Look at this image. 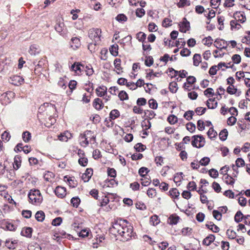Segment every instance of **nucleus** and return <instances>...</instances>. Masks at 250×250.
<instances>
[{"instance_id": "13d9d810", "label": "nucleus", "mask_w": 250, "mask_h": 250, "mask_svg": "<svg viewBox=\"0 0 250 250\" xmlns=\"http://www.w3.org/2000/svg\"><path fill=\"white\" fill-rule=\"evenodd\" d=\"M146 59L145 60V63L146 66L150 67L151 66L154 62L152 56H149L146 57Z\"/></svg>"}, {"instance_id": "6e6d98bb", "label": "nucleus", "mask_w": 250, "mask_h": 250, "mask_svg": "<svg viewBox=\"0 0 250 250\" xmlns=\"http://www.w3.org/2000/svg\"><path fill=\"white\" fill-rule=\"evenodd\" d=\"M122 232L123 233L121 235V236L124 238V240L125 241L129 240L130 238L133 236V233H131L130 232H125V231Z\"/></svg>"}, {"instance_id": "2eb2a0df", "label": "nucleus", "mask_w": 250, "mask_h": 250, "mask_svg": "<svg viewBox=\"0 0 250 250\" xmlns=\"http://www.w3.org/2000/svg\"><path fill=\"white\" fill-rule=\"evenodd\" d=\"M12 83L15 85H21L24 82V79L20 76L15 75L11 77Z\"/></svg>"}, {"instance_id": "7ed1b4c3", "label": "nucleus", "mask_w": 250, "mask_h": 250, "mask_svg": "<svg viewBox=\"0 0 250 250\" xmlns=\"http://www.w3.org/2000/svg\"><path fill=\"white\" fill-rule=\"evenodd\" d=\"M102 31L100 29L97 28H93L90 29L88 31V37L92 40L94 41L96 43H98L100 41Z\"/></svg>"}, {"instance_id": "f8f14e48", "label": "nucleus", "mask_w": 250, "mask_h": 250, "mask_svg": "<svg viewBox=\"0 0 250 250\" xmlns=\"http://www.w3.org/2000/svg\"><path fill=\"white\" fill-rule=\"evenodd\" d=\"M93 175V169L88 168L86 169L85 172L82 174V179L84 182L89 181Z\"/></svg>"}, {"instance_id": "09e8293b", "label": "nucleus", "mask_w": 250, "mask_h": 250, "mask_svg": "<svg viewBox=\"0 0 250 250\" xmlns=\"http://www.w3.org/2000/svg\"><path fill=\"white\" fill-rule=\"evenodd\" d=\"M194 114L193 111L189 110L184 113V117L187 120L190 121L192 119Z\"/></svg>"}, {"instance_id": "3c124183", "label": "nucleus", "mask_w": 250, "mask_h": 250, "mask_svg": "<svg viewBox=\"0 0 250 250\" xmlns=\"http://www.w3.org/2000/svg\"><path fill=\"white\" fill-rule=\"evenodd\" d=\"M186 128L189 132L193 133L195 130L196 126L194 124L189 122L187 124Z\"/></svg>"}, {"instance_id": "6e6552de", "label": "nucleus", "mask_w": 250, "mask_h": 250, "mask_svg": "<svg viewBox=\"0 0 250 250\" xmlns=\"http://www.w3.org/2000/svg\"><path fill=\"white\" fill-rule=\"evenodd\" d=\"M229 43L223 39H216L214 42V45L217 48L222 50L223 49H226Z\"/></svg>"}, {"instance_id": "423d86ee", "label": "nucleus", "mask_w": 250, "mask_h": 250, "mask_svg": "<svg viewBox=\"0 0 250 250\" xmlns=\"http://www.w3.org/2000/svg\"><path fill=\"white\" fill-rule=\"evenodd\" d=\"M227 82L228 84H229L227 88V92L230 94L233 95L236 93L237 91V89L234 87L233 85L235 83V80L232 77H229L227 80Z\"/></svg>"}, {"instance_id": "4468645a", "label": "nucleus", "mask_w": 250, "mask_h": 250, "mask_svg": "<svg viewBox=\"0 0 250 250\" xmlns=\"http://www.w3.org/2000/svg\"><path fill=\"white\" fill-rule=\"evenodd\" d=\"M84 68V66L80 62H75L71 65V70L75 71L76 72L79 71L81 73Z\"/></svg>"}, {"instance_id": "bb28decb", "label": "nucleus", "mask_w": 250, "mask_h": 250, "mask_svg": "<svg viewBox=\"0 0 250 250\" xmlns=\"http://www.w3.org/2000/svg\"><path fill=\"white\" fill-rule=\"evenodd\" d=\"M45 214L42 210L38 211L35 214V218L39 222H42L44 220Z\"/></svg>"}, {"instance_id": "bf43d9fd", "label": "nucleus", "mask_w": 250, "mask_h": 250, "mask_svg": "<svg viewBox=\"0 0 250 250\" xmlns=\"http://www.w3.org/2000/svg\"><path fill=\"white\" fill-rule=\"evenodd\" d=\"M62 218L60 217H56L52 221V225L54 226H58L61 225L62 222Z\"/></svg>"}, {"instance_id": "37998d69", "label": "nucleus", "mask_w": 250, "mask_h": 250, "mask_svg": "<svg viewBox=\"0 0 250 250\" xmlns=\"http://www.w3.org/2000/svg\"><path fill=\"white\" fill-rule=\"evenodd\" d=\"M148 103L150 108L153 109H156L157 108L158 104L155 100L151 99L148 101Z\"/></svg>"}, {"instance_id": "e433bc0d", "label": "nucleus", "mask_w": 250, "mask_h": 250, "mask_svg": "<svg viewBox=\"0 0 250 250\" xmlns=\"http://www.w3.org/2000/svg\"><path fill=\"white\" fill-rule=\"evenodd\" d=\"M177 86V83L176 82L170 83L168 87L170 91L172 93H176L178 89Z\"/></svg>"}, {"instance_id": "b1692460", "label": "nucleus", "mask_w": 250, "mask_h": 250, "mask_svg": "<svg viewBox=\"0 0 250 250\" xmlns=\"http://www.w3.org/2000/svg\"><path fill=\"white\" fill-rule=\"evenodd\" d=\"M118 45L117 44H114L110 46L109 51L112 56L116 57L118 55Z\"/></svg>"}, {"instance_id": "338daca9", "label": "nucleus", "mask_w": 250, "mask_h": 250, "mask_svg": "<svg viewBox=\"0 0 250 250\" xmlns=\"http://www.w3.org/2000/svg\"><path fill=\"white\" fill-rule=\"evenodd\" d=\"M79 164L82 167H85L88 163V159L85 157H81L78 160Z\"/></svg>"}, {"instance_id": "dca6fc26", "label": "nucleus", "mask_w": 250, "mask_h": 250, "mask_svg": "<svg viewBox=\"0 0 250 250\" xmlns=\"http://www.w3.org/2000/svg\"><path fill=\"white\" fill-rule=\"evenodd\" d=\"M93 106L96 109L100 110L103 108L104 104L101 99L97 98L94 99L93 102Z\"/></svg>"}, {"instance_id": "9d476101", "label": "nucleus", "mask_w": 250, "mask_h": 250, "mask_svg": "<svg viewBox=\"0 0 250 250\" xmlns=\"http://www.w3.org/2000/svg\"><path fill=\"white\" fill-rule=\"evenodd\" d=\"M66 191V188L61 186L57 187L54 190L56 195L60 198H63L65 196Z\"/></svg>"}, {"instance_id": "864d4df0", "label": "nucleus", "mask_w": 250, "mask_h": 250, "mask_svg": "<svg viewBox=\"0 0 250 250\" xmlns=\"http://www.w3.org/2000/svg\"><path fill=\"white\" fill-rule=\"evenodd\" d=\"M212 214L213 216V217L218 220L220 221L221 220L222 218V213L220 211L217 210H213L212 211Z\"/></svg>"}, {"instance_id": "ddd939ff", "label": "nucleus", "mask_w": 250, "mask_h": 250, "mask_svg": "<svg viewBox=\"0 0 250 250\" xmlns=\"http://www.w3.org/2000/svg\"><path fill=\"white\" fill-rule=\"evenodd\" d=\"M233 17L236 21H238L241 23H244L246 21V18L244 12L236 11L233 14Z\"/></svg>"}, {"instance_id": "7c9ffc66", "label": "nucleus", "mask_w": 250, "mask_h": 250, "mask_svg": "<svg viewBox=\"0 0 250 250\" xmlns=\"http://www.w3.org/2000/svg\"><path fill=\"white\" fill-rule=\"evenodd\" d=\"M244 215L242 214L241 211H238L234 216V221L236 223L241 222L244 219Z\"/></svg>"}, {"instance_id": "f03ea898", "label": "nucleus", "mask_w": 250, "mask_h": 250, "mask_svg": "<svg viewBox=\"0 0 250 250\" xmlns=\"http://www.w3.org/2000/svg\"><path fill=\"white\" fill-rule=\"evenodd\" d=\"M205 139L202 135H196L192 137L191 145L194 147H202L205 146Z\"/></svg>"}, {"instance_id": "79ce46f5", "label": "nucleus", "mask_w": 250, "mask_h": 250, "mask_svg": "<svg viewBox=\"0 0 250 250\" xmlns=\"http://www.w3.org/2000/svg\"><path fill=\"white\" fill-rule=\"evenodd\" d=\"M136 38L139 42H142L143 43L146 38V34L143 32H140L136 34Z\"/></svg>"}, {"instance_id": "58836bf2", "label": "nucleus", "mask_w": 250, "mask_h": 250, "mask_svg": "<svg viewBox=\"0 0 250 250\" xmlns=\"http://www.w3.org/2000/svg\"><path fill=\"white\" fill-rule=\"evenodd\" d=\"M81 202L80 199L78 197H74L71 199V203L73 207L77 208Z\"/></svg>"}, {"instance_id": "6ab92c4d", "label": "nucleus", "mask_w": 250, "mask_h": 250, "mask_svg": "<svg viewBox=\"0 0 250 250\" xmlns=\"http://www.w3.org/2000/svg\"><path fill=\"white\" fill-rule=\"evenodd\" d=\"M29 53L31 55H36L39 54L40 52V49L39 45L37 44H32L30 46Z\"/></svg>"}, {"instance_id": "a878e982", "label": "nucleus", "mask_w": 250, "mask_h": 250, "mask_svg": "<svg viewBox=\"0 0 250 250\" xmlns=\"http://www.w3.org/2000/svg\"><path fill=\"white\" fill-rule=\"evenodd\" d=\"M142 177V178L141 179V181L142 186L146 187L150 184L151 181L149 175L145 176L144 177Z\"/></svg>"}, {"instance_id": "20e7f679", "label": "nucleus", "mask_w": 250, "mask_h": 250, "mask_svg": "<svg viewBox=\"0 0 250 250\" xmlns=\"http://www.w3.org/2000/svg\"><path fill=\"white\" fill-rule=\"evenodd\" d=\"M121 220L119 222H115L113 224L109 229V232L113 235L116 236L117 234L120 235L121 236L123 232L124 231V225L121 224Z\"/></svg>"}, {"instance_id": "4d7b16f0", "label": "nucleus", "mask_w": 250, "mask_h": 250, "mask_svg": "<svg viewBox=\"0 0 250 250\" xmlns=\"http://www.w3.org/2000/svg\"><path fill=\"white\" fill-rule=\"evenodd\" d=\"M171 22H172L171 20H170V19L166 18L164 19V20L163 21L162 25L163 27L167 28V27L170 26L172 25Z\"/></svg>"}, {"instance_id": "412c9836", "label": "nucleus", "mask_w": 250, "mask_h": 250, "mask_svg": "<svg viewBox=\"0 0 250 250\" xmlns=\"http://www.w3.org/2000/svg\"><path fill=\"white\" fill-rule=\"evenodd\" d=\"M214 240L215 236L213 234H209L203 240L202 244L204 245L209 246Z\"/></svg>"}, {"instance_id": "cd10ccee", "label": "nucleus", "mask_w": 250, "mask_h": 250, "mask_svg": "<svg viewBox=\"0 0 250 250\" xmlns=\"http://www.w3.org/2000/svg\"><path fill=\"white\" fill-rule=\"evenodd\" d=\"M169 196L173 198H178L180 192L176 188H172L168 192Z\"/></svg>"}, {"instance_id": "e2e57ef3", "label": "nucleus", "mask_w": 250, "mask_h": 250, "mask_svg": "<svg viewBox=\"0 0 250 250\" xmlns=\"http://www.w3.org/2000/svg\"><path fill=\"white\" fill-rule=\"evenodd\" d=\"M11 138L10 133L7 131H5L1 135V139L3 141L8 142Z\"/></svg>"}, {"instance_id": "473e14b6", "label": "nucleus", "mask_w": 250, "mask_h": 250, "mask_svg": "<svg viewBox=\"0 0 250 250\" xmlns=\"http://www.w3.org/2000/svg\"><path fill=\"white\" fill-rule=\"evenodd\" d=\"M22 138L23 141L25 143L28 142L31 138V133L27 131H24L22 134Z\"/></svg>"}, {"instance_id": "774afa93", "label": "nucleus", "mask_w": 250, "mask_h": 250, "mask_svg": "<svg viewBox=\"0 0 250 250\" xmlns=\"http://www.w3.org/2000/svg\"><path fill=\"white\" fill-rule=\"evenodd\" d=\"M245 161L241 158H237L235 161V167L237 168L245 166Z\"/></svg>"}, {"instance_id": "1a4fd4ad", "label": "nucleus", "mask_w": 250, "mask_h": 250, "mask_svg": "<svg viewBox=\"0 0 250 250\" xmlns=\"http://www.w3.org/2000/svg\"><path fill=\"white\" fill-rule=\"evenodd\" d=\"M179 26L180 31L183 33H186L190 29L189 22L187 21L186 18H183L182 22L179 24Z\"/></svg>"}, {"instance_id": "a19ab883", "label": "nucleus", "mask_w": 250, "mask_h": 250, "mask_svg": "<svg viewBox=\"0 0 250 250\" xmlns=\"http://www.w3.org/2000/svg\"><path fill=\"white\" fill-rule=\"evenodd\" d=\"M90 120L94 124H97L101 121V117L98 114H94L90 117Z\"/></svg>"}, {"instance_id": "9b49d317", "label": "nucleus", "mask_w": 250, "mask_h": 250, "mask_svg": "<svg viewBox=\"0 0 250 250\" xmlns=\"http://www.w3.org/2000/svg\"><path fill=\"white\" fill-rule=\"evenodd\" d=\"M180 219V217L176 214H172L167 218V223L170 225H175L178 223Z\"/></svg>"}, {"instance_id": "49530a36", "label": "nucleus", "mask_w": 250, "mask_h": 250, "mask_svg": "<svg viewBox=\"0 0 250 250\" xmlns=\"http://www.w3.org/2000/svg\"><path fill=\"white\" fill-rule=\"evenodd\" d=\"M118 97L121 101H124L128 99V94L124 90L121 91L119 92Z\"/></svg>"}, {"instance_id": "8fccbe9b", "label": "nucleus", "mask_w": 250, "mask_h": 250, "mask_svg": "<svg viewBox=\"0 0 250 250\" xmlns=\"http://www.w3.org/2000/svg\"><path fill=\"white\" fill-rule=\"evenodd\" d=\"M190 3L189 1L188 0H180V1L177 3V5L179 8L184 7L186 5L189 6Z\"/></svg>"}, {"instance_id": "052dcab7", "label": "nucleus", "mask_w": 250, "mask_h": 250, "mask_svg": "<svg viewBox=\"0 0 250 250\" xmlns=\"http://www.w3.org/2000/svg\"><path fill=\"white\" fill-rule=\"evenodd\" d=\"M208 174L210 177L213 178H216L218 176V171L214 169L211 168L208 171Z\"/></svg>"}, {"instance_id": "2f4dec72", "label": "nucleus", "mask_w": 250, "mask_h": 250, "mask_svg": "<svg viewBox=\"0 0 250 250\" xmlns=\"http://www.w3.org/2000/svg\"><path fill=\"white\" fill-rule=\"evenodd\" d=\"M193 65L197 66L201 62V56L199 54H195L193 58Z\"/></svg>"}, {"instance_id": "c9c22d12", "label": "nucleus", "mask_w": 250, "mask_h": 250, "mask_svg": "<svg viewBox=\"0 0 250 250\" xmlns=\"http://www.w3.org/2000/svg\"><path fill=\"white\" fill-rule=\"evenodd\" d=\"M149 169L146 167H141L138 171V173L141 177H144L145 176L148 175L147 173L149 172Z\"/></svg>"}, {"instance_id": "a18cd8bd", "label": "nucleus", "mask_w": 250, "mask_h": 250, "mask_svg": "<svg viewBox=\"0 0 250 250\" xmlns=\"http://www.w3.org/2000/svg\"><path fill=\"white\" fill-rule=\"evenodd\" d=\"M116 20L120 22H124L127 21V17L124 14H118L116 17Z\"/></svg>"}, {"instance_id": "5fc2aeb1", "label": "nucleus", "mask_w": 250, "mask_h": 250, "mask_svg": "<svg viewBox=\"0 0 250 250\" xmlns=\"http://www.w3.org/2000/svg\"><path fill=\"white\" fill-rule=\"evenodd\" d=\"M57 234L60 235L62 237L67 238L69 239L71 238H73L71 235L67 234L63 230H59Z\"/></svg>"}, {"instance_id": "f3484780", "label": "nucleus", "mask_w": 250, "mask_h": 250, "mask_svg": "<svg viewBox=\"0 0 250 250\" xmlns=\"http://www.w3.org/2000/svg\"><path fill=\"white\" fill-rule=\"evenodd\" d=\"M72 44H71V47L74 49L76 50L79 48L81 45V42L79 38L77 37H73L71 40Z\"/></svg>"}, {"instance_id": "c03bdc74", "label": "nucleus", "mask_w": 250, "mask_h": 250, "mask_svg": "<svg viewBox=\"0 0 250 250\" xmlns=\"http://www.w3.org/2000/svg\"><path fill=\"white\" fill-rule=\"evenodd\" d=\"M141 125L143 128L145 127L146 130L149 129L151 126L150 121L146 119L142 122Z\"/></svg>"}, {"instance_id": "69168bd1", "label": "nucleus", "mask_w": 250, "mask_h": 250, "mask_svg": "<svg viewBox=\"0 0 250 250\" xmlns=\"http://www.w3.org/2000/svg\"><path fill=\"white\" fill-rule=\"evenodd\" d=\"M191 52L190 50L187 48H183L182 50L180 51V55L182 57H188L190 55Z\"/></svg>"}, {"instance_id": "ea45409f", "label": "nucleus", "mask_w": 250, "mask_h": 250, "mask_svg": "<svg viewBox=\"0 0 250 250\" xmlns=\"http://www.w3.org/2000/svg\"><path fill=\"white\" fill-rule=\"evenodd\" d=\"M168 122L171 125H174L178 122V118L174 115H170L167 119Z\"/></svg>"}, {"instance_id": "de8ad7c7", "label": "nucleus", "mask_w": 250, "mask_h": 250, "mask_svg": "<svg viewBox=\"0 0 250 250\" xmlns=\"http://www.w3.org/2000/svg\"><path fill=\"white\" fill-rule=\"evenodd\" d=\"M226 233L228 238L231 239H235L237 236L236 232L230 229L227 230Z\"/></svg>"}, {"instance_id": "a211bd4d", "label": "nucleus", "mask_w": 250, "mask_h": 250, "mask_svg": "<svg viewBox=\"0 0 250 250\" xmlns=\"http://www.w3.org/2000/svg\"><path fill=\"white\" fill-rule=\"evenodd\" d=\"M33 232V229L30 227H26L23 228L21 231V234L22 236L26 237L27 238H31L32 237V234Z\"/></svg>"}, {"instance_id": "393cba45", "label": "nucleus", "mask_w": 250, "mask_h": 250, "mask_svg": "<svg viewBox=\"0 0 250 250\" xmlns=\"http://www.w3.org/2000/svg\"><path fill=\"white\" fill-rule=\"evenodd\" d=\"M144 113L145 116L146 117L145 119L149 121L156 116L155 113L152 110H146L144 111Z\"/></svg>"}, {"instance_id": "4c0bfd02", "label": "nucleus", "mask_w": 250, "mask_h": 250, "mask_svg": "<svg viewBox=\"0 0 250 250\" xmlns=\"http://www.w3.org/2000/svg\"><path fill=\"white\" fill-rule=\"evenodd\" d=\"M146 148V146L142 144L141 143H137L134 146V149L137 152H143L145 150Z\"/></svg>"}, {"instance_id": "c85d7f7f", "label": "nucleus", "mask_w": 250, "mask_h": 250, "mask_svg": "<svg viewBox=\"0 0 250 250\" xmlns=\"http://www.w3.org/2000/svg\"><path fill=\"white\" fill-rule=\"evenodd\" d=\"M224 179L227 185H233L235 181V179L232 176H230L226 173H225Z\"/></svg>"}, {"instance_id": "72a5a7b5", "label": "nucleus", "mask_w": 250, "mask_h": 250, "mask_svg": "<svg viewBox=\"0 0 250 250\" xmlns=\"http://www.w3.org/2000/svg\"><path fill=\"white\" fill-rule=\"evenodd\" d=\"M208 137L210 139H212L215 138L217 135V132L215 131L213 127H210L207 132Z\"/></svg>"}, {"instance_id": "f257e3e1", "label": "nucleus", "mask_w": 250, "mask_h": 250, "mask_svg": "<svg viewBox=\"0 0 250 250\" xmlns=\"http://www.w3.org/2000/svg\"><path fill=\"white\" fill-rule=\"evenodd\" d=\"M28 196L29 201L33 204L39 205L43 200L41 192L37 189H32L30 190Z\"/></svg>"}, {"instance_id": "aec40b11", "label": "nucleus", "mask_w": 250, "mask_h": 250, "mask_svg": "<svg viewBox=\"0 0 250 250\" xmlns=\"http://www.w3.org/2000/svg\"><path fill=\"white\" fill-rule=\"evenodd\" d=\"M120 116V113L117 109L112 110L109 113V121H112L119 118Z\"/></svg>"}, {"instance_id": "f704fd0d", "label": "nucleus", "mask_w": 250, "mask_h": 250, "mask_svg": "<svg viewBox=\"0 0 250 250\" xmlns=\"http://www.w3.org/2000/svg\"><path fill=\"white\" fill-rule=\"evenodd\" d=\"M150 223L153 226H156L160 223L158 216L157 215H153L150 217Z\"/></svg>"}, {"instance_id": "4be33fe9", "label": "nucleus", "mask_w": 250, "mask_h": 250, "mask_svg": "<svg viewBox=\"0 0 250 250\" xmlns=\"http://www.w3.org/2000/svg\"><path fill=\"white\" fill-rule=\"evenodd\" d=\"M206 227L213 232H218L220 230L219 228L212 222H208L206 224Z\"/></svg>"}, {"instance_id": "5701e85b", "label": "nucleus", "mask_w": 250, "mask_h": 250, "mask_svg": "<svg viewBox=\"0 0 250 250\" xmlns=\"http://www.w3.org/2000/svg\"><path fill=\"white\" fill-rule=\"evenodd\" d=\"M21 156L19 155H16L14 157V161L13 164L14 168L16 170L19 169L21 167Z\"/></svg>"}, {"instance_id": "0e129e2a", "label": "nucleus", "mask_w": 250, "mask_h": 250, "mask_svg": "<svg viewBox=\"0 0 250 250\" xmlns=\"http://www.w3.org/2000/svg\"><path fill=\"white\" fill-rule=\"evenodd\" d=\"M107 174L108 176L115 178L116 176V171L113 168L108 167L107 169Z\"/></svg>"}, {"instance_id": "0eeeda50", "label": "nucleus", "mask_w": 250, "mask_h": 250, "mask_svg": "<svg viewBox=\"0 0 250 250\" xmlns=\"http://www.w3.org/2000/svg\"><path fill=\"white\" fill-rule=\"evenodd\" d=\"M55 29L60 35L63 37H65L67 35V29L64 26L63 22L57 23L55 26Z\"/></svg>"}, {"instance_id": "680f3d73", "label": "nucleus", "mask_w": 250, "mask_h": 250, "mask_svg": "<svg viewBox=\"0 0 250 250\" xmlns=\"http://www.w3.org/2000/svg\"><path fill=\"white\" fill-rule=\"evenodd\" d=\"M230 28L231 30H233L234 28H237V29H240L241 25L238 23L235 20H232L230 22Z\"/></svg>"}, {"instance_id": "c756f323", "label": "nucleus", "mask_w": 250, "mask_h": 250, "mask_svg": "<svg viewBox=\"0 0 250 250\" xmlns=\"http://www.w3.org/2000/svg\"><path fill=\"white\" fill-rule=\"evenodd\" d=\"M228 136V131L227 129H223L219 134L220 139L222 141H225L227 140Z\"/></svg>"}, {"instance_id": "603ef678", "label": "nucleus", "mask_w": 250, "mask_h": 250, "mask_svg": "<svg viewBox=\"0 0 250 250\" xmlns=\"http://www.w3.org/2000/svg\"><path fill=\"white\" fill-rule=\"evenodd\" d=\"M121 60L120 59L116 58L114 61V65L115 68L117 69L119 71L122 70V68L121 65Z\"/></svg>"}, {"instance_id": "39448f33", "label": "nucleus", "mask_w": 250, "mask_h": 250, "mask_svg": "<svg viewBox=\"0 0 250 250\" xmlns=\"http://www.w3.org/2000/svg\"><path fill=\"white\" fill-rule=\"evenodd\" d=\"M92 134H93V132L91 130H87L84 132L83 133L81 134L80 135V139L81 140V145L83 146H86L89 144V141L88 140L89 135L91 136Z\"/></svg>"}]
</instances>
